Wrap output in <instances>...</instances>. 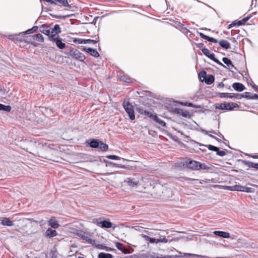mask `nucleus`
I'll list each match as a JSON object with an SVG mask.
<instances>
[{
    "instance_id": "obj_7",
    "label": "nucleus",
    "mask_w": 258,
    "mask_h": 258,
    "mask_svg": "<svg viewBox=\"0 0 258 258\" xmlns=\"http://www.w3.org/2000/svg\"><path fill=\"white\" fill-rule=\"evenodd\" d=\"M51 5H57L60 7H67L68 9H71L72 7L69 4L68 0H53Z\"/></svg>"
},
{
    "instance_id": "obj_36",
    "label": "nucleus",
    "mask_w": 258,
    "mask_h": 258,
    "mask_svg": "<svg viewBox=\"0 0 258 258\" xmlns=\"http://www.w3.org/2000/svg\"><path fill=\"white\" fill-rule=\"evenodd\" d=\"M199 77L201 79V78H203V81L206 79L207 75V73L206 71L203 70V71H201L200 73H199Z\"/></svg>"
},
{
    "instance_id": "obj_47",
    "label": "nucleus",
    "mask_w": 258,
    "mask_h": 258,
    "mask_svg": "<svg viewBox=\"0 0 258 258\" xmlns=\"http://www.w3.org/2000/svg\"><path fill=\"white\" fill-rule=\"evenodd\" d=\"M158 243L159 242L166 243L168 242V239L165 237H164L162 238L158 239Z\"/></svg>"
},
{
    "instance_id": "obj_15",
    "label": "nucleus",
    "mask_w": 258,
    "mask_h": 258,
    "mask_svg": "<svg viewBox=\"0 0 258 258\" xmlns=\"http://www.w3.org/2000/svg\"><path fill=\"white\" fill-rule=\"evenodd\" d=\"M213 233L219 237L225 238H228L230 237V234L229 233L221 231H215L213 232Z\"/></svg>"
},
{
    "instance_id": "obj_2",
    "label": "nucleus",
    "mask_w": 258,
    "mask_h": 258,
    "mask_svg": "<svg viewBox=\"0 0 258 258\" xmlns=\"http://www.w3.org/2000/svg\"><path fill=\"white\" fill-rule=\"evenodd\" d=\"M123 106L125 111L128 114L131 120H134L135 119V116L133 106L129 102H124Z\"/></svg>"
},
{
    "instance_id": "obj_22",
    "label": "nucleus",
    "mask_w": 258,
    "mask_h": 258,
    "mask_svg": "<svg viewBox=\"0 0 258 258\" xmlns=\"http://www.w3.org/2000/svg\"><path fill=\"white\" fill-rule=\"evenodd\" d=\"M48 224L54 229H56L59 227V224L58 222L54 219L52 218L50 219L48 221Z\"/></svg>"
},
{
    "instance_id": "obj_33",
    "label": "nucleus",
    "mask_w": 258,
    "mask_h": 258,
    "mask_svg": "<svg viewBox=\"0 0 258 258\" xmlns=\"http://www.w3.org/2000/svg\"><path fill=\"white\" fill-rule=\"evenodd\" d=\"M11 110V107L9 105H5L2 104H0V110H4L6 111H10Z\"/></svg>"
},
{
    "instance_id": "obj_44",
    "label": "nucleus",
    "mask_w": 258,
    "mask_h": 258,
    "mask_svg": "<svg viewBox=\"0 0 258 258\" xmlns=\"http://www.w3.org/2000/svg\"><path fill=\"white\" fill-rule=\"evenodd\" d=\"M216 154H217V155H218L220 156H222V157L226 155V153L224 151L219 150V149H218V150L217 151Z\"/></svg>"
},
{
    "instance_id": "obj_62",
    "label": "nucleus",
    "mask_w": 258,
    "mask_h": 258,
    "mask_svg": "<svg viewBox=\"0 0 258 258\" xmlns=\"http://www.w3.org/2000/svg\"><path fill=\"white\" fill-rule=\"evenodd\" d=\"M78 258H84L83 257H81V256H79Z\"/></svg>"
},
{
    "instance_id": "obj_37",
    "label": "nucleus",
    "mask_w": 258,
    "mask_h": 258,
    "mask_svg": "<svg viewBox=\"0 0 258 258\" xmlns=\"http://www.w3.org/2000/svg\"><path fill=\"white\" fill-rule=\"evenodd\" d=\"M210 169V167H208L207 165H206L205 164L201 163L200 162V165L199 166V170L202 169V170H208Z\"/></svg>"
},
{
    "instance_id": "obj_32",
    "label": "nucleus",
    "mask_w": 258,
    "mask_h": 258,
    "mask_svg": "<svg viewBox=\"0 0 258 258\" xmlns=\"http://www.w3.org/2000/svg\"><path fill=\"white\" fill-rule=\"evenodd\" d=\"M254 94L251 93L250 92H244L242 94V97L243 98H245L248 99H253V95Z\"/></svg>"
},
{
    "instance_id": "obj_57",
    "label": "nucleus",
    "mask_w": 258,
    "mask_h": 258,
    "mask_svg": "<svg viewBox=\"0 0 258 258\" xmlns=\"http://www.w3.org/2000/svg\"><path fill=\"white\" fill-rule=\"evenodd\" d=\"M210 132L212 133H213L214 134H217V133L215 131L212 130L211 131H210Z\"/></svg>"
},
{
    "instance_id": "obj_3",
    "label": "nucleus",
    "mask_w": 258,
    "mask_h": 258,
    "mask_svg": "<svg viewBox=\"0 0 258 258\" xmlns=\"http://www.w3.org/2000/svg\"><path fill=\"white\" fill-rule=\"evenodd\" d=\"M238 107L237 104L235 103H218L216 108L221 110H232L234 108Z\"/></svg>"
},
{
    "instance_id": "obj_43",
    "label": "nucleus",
    "mask_w": 258,
    "mask_h": 258,
    "mask_svg": "<svg viewBox=\"0 0 258 258\" xmlns=\"http://www.w3.org/2000/svg\"><path fill=\"white\" fill-rule=\"evenodd\" d=\"M8 38L14 41H18V37L15 35H10L8 36Z\"/></svg>"
},
{
    "instance_id": "obj_29",
    "label": "nucleus",
    "mask_w": 258,
    "mask_h": 258,
    "mask_svg": "<svg viewBox=\"0 0 258 258\" xmlns=\"http://www.w3.org/2000/svg\"><path fill=\"white\" fill-rule=\"evenodd\" d=\"M143 237L145 238V240L146 241H149L150 243H158V239L154 238H151L147 235H143Z\"/></svg>"
},
{
    "instance_id": "obj_20",
    "label": "nucleus",
    "mask_w": 258,
    "mask_h": 258,
    "mask_svg": "<svg viewBox=\"0 0 258 258\" xmlns=\"http://www.w3.org/2000/svg\"><path fill=\"white\" fill-rule=\"evenodd\" d=\"M214 76L212 75H209L207 76L206 79L204 81L207 84L210 85L214 82Z\"/></svg>"
},
{
    "instance_id": "obj_59",
    "label": "nucleus",
    "mask_w": 258,
    "mask_h": 258,
    "mask_svg": "<svg viewBox=\"0 0 258 258\" xmlns=\"http://www.w3.org/2000/svg\"><path fill=\"white\" fill-rule=\"evenodd\" d=\"M216 135H217L218 136H219V137H223L222 135L221 134H220V133H219V134H218L217 133V134H216Z\"/></svg>"
},
{
    "instance_id": "obj_1",
    "label": "nucleus",
    "mask_w": 258,
    "mask_h": 258,
    "mask_svg": "<svg viewBox=\"0 0 258 258\" xmlns=\"http://www.w3.org/2000/svg\"><path fill=\"white\" fill-rule=\"evenodd\" d=\"M93 223L102 228H110L112 227V223L109 220H106L104 217L94 218Z\"/></svg>"
},
{
    "instance_id": "obj_38",
    "label": "nucleus",
    "mask_w": 258,
    "mask_h": 258,
    "mask_svg": "<svg viewBox=\"0 0 258 258\" xmlns=\"http://www.w3.org/2000/svg\"><path fill=\"white\" fill-rule=\"evenodd\" d=\"M106 157L109 159H112V160H120L121 159L120 157H119L117 156H116V155H108L106 156Z\"/></svg>"
},
{
    "instance_id": "obj_51",
    "label": "nucleus",
    "mask_w": 258,
    "mask_h": 258,
    "mask_svg": "<svg viewBox=\"0 0 258 258\" xmlns=\"http://www.w3.org/2000/svg\"><path fill=\"white\" fill-rule=\"evenodd\" d=\"M252 87L255 90L258 91V86L254 84L253 83L251 84Z\"/></svg>"
},
{
    "instance_id": "obj_14",
    "label": "nucleus",
    "mask_w": 258,
    "mask_h": 258,
    "mask_svg": "<svg viewBox=\"0 0 258 258\" xmlns=\"http://www.w3.org/2000/svg\"><path fill=\"white\" fill-rule=\"evenodd\" d=\"M76 42H77L79 44H96L97 41L92 39H78L76 40Z\"/></svg>"
},
{
    "instance_id": "obj_26",
    "label": "nucleus",
    "mask_w": 258,
    "mask_h": 258,
    "mask_svg": "<svg viewBox=\"0 0 258 258\" xmlns=\"http://www.w3.org/2000/svg\"><path fill=\"white\" fill-rule=\"evenodd\" d=\"M34 40L36 41H39L43 42H44V38L42 35L40 33H38L32 36Z\"/></svg>"
},
{
    "instance_id": "obj_35",
    "label": "nucleus",
    "mask_w": 258,
    "mask_h": 258,
    "mask_svg": "<svg viewBox=\"0 0 258 258\" xmlns=\"http://www.w3.org/2000/svg\"><path fill=\"white\" fill-rule=\"evenodd\" d=\"M38 26H33L32 28L27 30L25 32V33L27 34H30L36 32L38 30Z\"/></svg>"
},
{
    "instance_id": "obj_42",
    "label": "nucleus",
    "mask_w": 258,
    "mask_h": 258,
    "mask_svg": "<svg viewBox=\"0 0 258 258\" xmlns=\"http://www.w3.org/2000/svg\"><path fill=\"white\" fill-rule=\"evenodd\" d=\"M185 105H186L187 106H188V107H195V108H201L200 105H195V104H192V103H189V102H186Z\"/></svg>"
},
{
    "instance_id": "obj_48",
    "label": "nucleus",
    "mask_w": 258,
    "mask_h": 258,
    "mask_svg": "<svg viewBox=\"0 0 258 258\" xmlns=\"http://www.w3.org/2000/svg\"><path fill=\"white\" fill-rule=\"evenodd\" d=\"M236 25H237L236 21L233 22L228 26V29H230Z\"/></svg>"
},
{
    "instance_id": "obj_61",
    "label": "nucleus",
    "mask_w": 258,
    "mask_h": 258,
    "mask_svg": "<svg viewBox=\"0 0 258 258\" xmlns=\"http://www.w3.org/2000/svg\"><path fill=\"white\" fill-rule=\"evenodd\" d=\"M116 166L118 167H122V166H118V165H117Z\"/></svg>"
},
{
    "instance_id": "obj_13",
    "label": "nucleus",
    "mask_w": 258,
    "mask_h": 258,
    "mask_svg": "<svg viewBox=\"0 0 258 258\" xmlns=\"http://www.w3.org/2000/svg\"><path fill=\"white\" fill-rule=\"evenodd\" d=\"M45 236L48 238L53 237L57 235V232L55 230H52L50 228H48L45 232Z\"/></svg>"
},
{
    "instance_id": "obj_9",
    "label": "nucleus",
    "mask_w": 258,
    "mask_h": 258,
    "mask_svg": "<svg viewBox=\"0 0 258 258\" xmlns=\"http://www.w3.org/2000/svg\"><path fill=\"white\" fill-rule=\"evenodd\" d=\"M187 166L192 169V170H199V166L200 165V162L190 160L186 163Z\"/></svg>"
},
{
    "instance_id": "obj_49",
    "label": "nucleus",
    "mask_w": 258,
    "mask_h": 258,
    "mask_svg": "<svg viewBox=\"0 0 258 258\" xmlns=\"http://www.w3.org/2000/svg\"><path fill=\"white\" fill-rule=\"evenodd\" d=\"M199 35L202 38H203L204 39H206V40H207L208 38V36L204 34L203 33H199Z\"/></svg>"
},
{
    "instance_id": "obj_23",
    "label": "nucleus",
    "mask_w": 258,
    "mask_h": 258,
    "mask_svg": "<svg viewBox=\"0 0 258 258\" xmlns=\"http://www.w3.org/2000/svg\"><path fill=\"white\" fill-rule=\"evenodd\" d=\"M100 142L99 140L93 139L90 143V146L92 148H97L99 146Z\"/></svg>"
},
{
    "instance_id": "obj_40",
    "label": "nucleus",
    "mask_w": 258,
    "mask_h": 258,
    "mask_svg": "<svg viewBox=\"0 0 258 258\" xmlns=\"http://www.w3.org/2000/svg\"><path fill=\"white\" fill-rule=\"evenodd\" d=\"M121 80L126 83H130L131 82L132 80L131 78L125 76H121Z\"/></svg>"
},
{
    "instance_id": "obj_21",
    "label": "nucleus",
    "mask_w": 258,
    "mask_h": 258,
    "mask_svg": "<svg viewBox=\"0 0 258 258\" xmlns=\"http://www.w3.org/2000/svg\"><path fill=\"white\" fill-rule=\"evenodd\" d=\"M127 184L131 187H134L140 184L139 181H134L132 178H127L126 180Z\"/></svg>"
},
{
    "instance_id": "obj_46",
    "label": "nucleus",
    "mask_w": 258,
    "mask_h": 258,
    "mask_svg": "<svg viewBox=\"0 0 258 258\" xmlns=\"http://www.w3.org/2000/svg\"><path fill=\"white\" fill-rule=\"evenodd\" d=\"M209 42H213V43H217V40L214 38H212V37H210L209 36H208V38L207 39V40Z\"/></svg>"
},
{
    "instance_id": "obj_16",
    "label": "nucleus",
    "mask_w": 258,
    "mask_h": 258,
    "mask_svg": "<svg viewBox=\"0 0 258 258\" xmlns=\"http://www.w3.org/2000/svg\"><path fill=\"white\" fill-rule=\"evenodd\" d=\"M1 224L4 226H12L14 225V222L9 218H4L1 222Z\"/></svg>"
},
{
    "instance_id": "obj_60",
    "label": "nucleus",
    "mask_w": 258,
    "mask_h": 258,
    "mask_svg": "<svg viewBox=\"0 0 258 258\" xmlns=\"http://www.w3.org/2000/svg\"><path fill=\"white\" fill-rule=\"evenodd\" d=\"M253 158H258V155L253 156Z\"/></svg>"
},
{
    "instance_id": "obj_11",
    "label": "nucleus",
    "mask_w": 258,
    "mask_h": 258,
    "mask_svg": "<svg viewBox=\"0 0 258 258\" xmlns=\"http://www.w3.org/2000/svg\"><path fill=\"white\" fill-rule=\"evenodd\" d=\"M61 32L60 28L58 24L54 25L53 28H50V37L49 39L51 38V36L58 35V34Z\"/></svg>"
},
{
    "instance_id": "obj_19",
    "label": "nucleus",
    "mask_w": 258,
    "mask_h": 258,
    "mask_svg": "<svg viewBox=\"0 0 258 258\" xmlns=\"http://www.w3.org/2000/svg\"><path fill=\"white\" fill-rule=\"evenodd\" d=\"M219 44L222 48L226 49H228L230 48V44L227 40H221L219 41Z\"/></svg>"
},
{
    "instance_id": "obj_54",
    "label": "nucleus",
    "mask_w": 258,
    "mask_h": 258,
    "mask_svg": "<svg viewBox=\"0 0 258 258\" xmlns=\"http://www.w3.org/2000/svg\"><path fill=\"white\" fill-rule=\"evenodd\" d=\"M173 256L172 255H165L164 258H173Z\"/></svg>"
},
{
    "instance_id": "obj_53",
    "label": "nucleus",
    "mask_w": 258,
    "mask_h": 258,
    "mask_svg": "<svg viewBox=\"0 0 258 258\" xmlns=\"http://www.w3.org/2000/svg\"><path fill=\"white\" fill-rule=\"evenodd\" d=\"M253 99H258V95L256 94H253Z\"/></svg>"
},
{
    "instance_id": "obj_6",
    "label": "nucleus",
    "mask_w": 258,
    "mask_h": 258,
    "mask_svg": "<svg viewBox=\"0 0 258 258\" xmlns=\"http://www.w3.org/2000/svg\"><path fill=\"white\" fill-rule=\"evenodd\" d=\"M71 56L76 59H78L81 61H84L86 58L84 54L78 49H75L71 51Z\"/></svg>"
},
{
    "instance_id": "obj_24",
    "label": "nucleus",
    "mask_w": 258,
    "mask_h": 258,
    "mask_svg": "<svg viewBox=\"0 0 258 258\" xmlns=\"http://www.w3.org/2000/svg\"><path fill=\"white\" fill-rule=\"evenodd\" d=\"M76 233L77 235L81 236L83 239L86 240L87 241L89 240V236H88V234L85 232L81 230H77Z\"/></svg>"
},
{
    "instance_id": "obj_45",
    "label": "nucleus",
    "mask_w": 258,
    "mask_h": 258,
    "mask_svg": "<svg viewBox=\"0 0 258 258\" xmlns=\"http://www.w3.org/2000/svg\"><path fill=\"white\" fill-rule=\"evenodd\" d=\"M144 114H145V115L150 117L151 119L153 118V116H154L155 115V114H153L151 112L147 111H145Z\"/></svg>"
},
{
    "instance_id": "obj_10",
    "label": "nucleus",
    "mask_w": 258,
    "mask_h": 258,
    "mask_svg": "<svg viewBox=\"0 0 258 258\" xmlns=\"http://www.w3.org/2000/svg\"><path fill=\"white\" fill-rule=\"evenodd\" d=\"M83 49L84 51H86L87 52H88L91 55H92L94 57H98L99 56V54L98 52L95 49H93V48H87L85 46L83 47Z\"/></svg>"
},
{
    "instance_id": "obj_52",
    "label": "nucleus",
    "mask_w": 258,
    "mask_h": 258,
    "mask_svg": "<svg viewBox=\"0 0 258 258\" xmlns=\"http://www.w3.org/2000/svg\"><path fill=\"white\" fill-rule=\"evenodd\" d=\"M41 2L42 1H45L47 2L48 3L51 5V3H53V0H40Z\"/></svg>"
},
{
    "instance_id": "obj_27",
    "label": "nucleus",
    "mask_w": 258,
    "mask_h": 258,
    "mask_svg": "<svg viewBox=\"0 0 258 258\" xmlns=\"http://www.w3.org/2000/svg\"><path fill=\"white\" fill-rule=\"evenodd\" d=\"M101 151H106L108 150V146L106 144H105L102 142H100L99 146L98 147Z\"/></svg>"
},
{
    "instance_id": "obj_58",
    "label": "nucleus",
    "mask_w": 258,
    "mask_h": 258,
    "mask_svg": "<svg viewBox=\"0 0 258 258\" xmlns=\"http://www.w3.org/2000/svg\"><path fill=\"white\" fill-rule=\"evenodd\" d=\"M202 132H203V133H205L206 135H208V132H207V131H205V130H202Z\"/></svg>"
},
{
    "instance_id": "obj_34",
    "label": "nucleus",
    "mask_w": 258,
    "mask_h": 258,
    "mask_svg": "<svg viewBox=\"0 0 258 258\" xmlns=\"http://www.w3.org/2000/svg\"><path fill=\"white\" fill-rule=\"evenodd\" d=\"M248 17H245L243 18L241 20L236 21L237 26H241L244 25L249 19Z\"/></svg>"
},
{
    "instance_id": "obj_56",
    "label": "nucleus",
    "mask_w": 258,
    "mask_h": 258,
    "mask_svg": "<svg viewBox=\"0 0 258 258\" xmlns=\"http://www.w3.org/2000/svg\"><path fill=\"white\" fill-rule=\"evenodd\" d=\"M224 85L223 83H220L219 84V87H224Z\"/></svg>"
},
{
    "instance_id": "obj_41",
    "label": "nucleus",
    "mask_w": 258,
    "mask_h": 258,
    "mask_svg": "<svg viewBox=\"0 0 258 258\" xmlns=\"http://www.w3.org/2000/svg\"><path fill=\"white\" fill-rule=\"evenodd\" d=\"M207 148L209 150L217 152V151L218 150V147L213 146V145H208Z\"/></svg>"
},
{
    "instance_id": "obj_50",
    "label": "nucleus",
    "mask_w": 258,
    "mask_h": 258,
    "mask_svg": "<svg viewBox=\"0 0 258 258\" xmlns=\"http://www.w3.org/2000/svg\"><path fill=\"white\" fill-rule=\"evenodd\" d=\"M250 166L252 168H255L256 169H258V163H251Z\"/></svg>"
},
{
    "instance_id": "obj_39",
    "label": "nucleus",
    "mask_w": 258,
    "mask_h": 258,
    "mask_svg": "<svg viewBox=\"0 0 258 258\" xmlns=\"http://www.w3.org/2000/svg\"><path fill=\"white\" fill-rule=\"evenodd\" d=\"M243 191L246 192H254L253 188L249 187H246L244 186L243 187Z\"/></svg>"
},
{
    "instance_id": "obj_8",
    "label": "nucleus",
    "mask_w": 258,
    "mask_h": 258,
    "mask_svg": "<svg viewBox=\"0 0 258 258\" xmlns=\"http://www.w3.org/2000/svg\"><path fill=\"white\" fill-rule=\"evenodd\" d=\"M40 31L45 34L46 35L48 36L49 37V39L50 37V27L46 25H42L39 29Z\"/></svg>"
},
{
    "instance_id": "obj_4",
    "label": "nucleus",
    "mask_w": 258,
    "mask_h": 258,
    "mask_svg": "<svg viewBox=\"0 0 258 258\" xmlns=\"http://www.w3.org/2000/svg\"><path fill=\"white\" fill-rule=\"evenodd\" d=\"M202 52L208 57L213 60L214 61L216 62L219 65H220L223 67H225V66L218 59L215 57V55L213 53H211L210 50L206 48H204L202 49Z\"/></svg>"
},
{
    "instance_id": "obj_12",
    "label": "nucleus",
    "mask_w": 258,
    "mask_h": 258,
    "mask_svg": "<svg viewBox=\"0 0 258 258\" xmlns=\"http://www.w3.org/2000/svg\"><path fill=\"white\" fill-rule=\"evenodd\" d=\"M232 87L235 90L239 92L242 91L245 89V86L240 83H234Z\"/></svg>"
},
{
    "instance_id": "obj_17",
    "label": "nucleus",
    "mask_w": 258,
    "mask_h": 258,
    "mask_svg": "<svg viewBox=\"0 0 258 258\" xmlns=\"http://www.w3.org/2000/svg\"><path fill=\"white\" fill-rule=\"evenodd\" d=\"M115 246L116 247V248H117L119 250H120L122 252L124 253V254H127L129 253L128 249L124 246L123 244L120 242H116Z\"/></svg>"
},
{
    "instance_id": "obj_25",
    "label": "nucleus",
    "mask_w": 258,
    "mask_h": 258,
    "mask_svg": "<svg viewBox=\"0 0 258 258\" xmlns=\"http://www.w3.org/2000/svg\"><path fill=\"white\" fill-rule=\"evenodd\" d=\"M152 119L154 120L156 122L158 123L162 126H165L166 125L165 122L163 120L159 118L156 114L153 116Z\"/></svg>"
},
{
    "instance_id": "obj_31",
    "label": "nucleus",
    "mask_w": 258,
    "mask_h": 258,
    "mask_svg": "<svg viewBox=\"0 0 258 258\" xmlns=\"http://www.w3.org/2000/svg\"><path fill=\"white\" fill-rule=\"evenodd\" d=\"M113 256L110 253L101 252L98 254V258H112Z\"/></svg>"
},
{
    "instance_id": "obj_28",
    "label": "nucleus",
    "mask_w": 258,
    "mask_h": 258,
    "mask_svg": "<svg viewBox=\"0 0 258 258\" xmlns=\"http://www.w3.org/2000/svg\"><path fill=\"white\" fill-rule=\"evenodd\" d=\"M243 187H244V186L239 185H235L234 186H229V187L230 188L231 190H232L243 191Z\"/></svg>"
},
{
    "instance_id": "obj_55",
    "label": "nucleus",
    "mask_w": 258,
    "mask_h": 258,
    "mask_svg": "<svg viewBox=\"0 0 258 258\" xmlns=\"http://www.w3.org/2000/svg\"><path fill=\"white\" fill-rule=\"evenodd\" d=\"M209 136L210 137H211V138H213V139H216V140H218V139H217L216 137H215L214 136L212 135H209Z\"/></svg>"
},
{
    "instance_id": "obj_5",
    "label": "nucleus",
    "mask_w": 258,
    "mask_h": 258,
    "mask_svg": "<svg viewBox=\"0 0 258 258\" xmlns=\"http://www.w3.org/2000/svg\"><path fill=\"white\" fill-rule=\"evenodd\" d=\"M50 41L55 42L56 46L60 49H63L66 47V44L62 42L61 38L58 35L51 36Z\"/></svg>"
},
{
    "instance_id": "obj_18",
    "label": "nucleus",
    "mask_w": 258,
    "mask_h": 258,
    "mask_svg": "<svg viewBox=\"0 0 258 258\" xmlns=\"http://www.w3.org/2000/svg\"><path fill=\"white\" fill-rule=\"evenodd\" d=\"M219 97L220 98H237L238 95L233 94V95H231L230 93H219L218 95Z\"/></svg>"
},
{
    "instance_id": "obj_30",
    "label": "nucleus",
    "mask_w": 258,
    "mask_h": 258,
    "mask_svg": "<svg viewBox=\"0 0 258 258\" xmlns=\"http://www.w3.org/2000/svg\"><path fill=\"white\" fill-rule=\"evenodd\" d=\"M222 61L229 67L234 68V66L232 63V61L227 57H223Z\"/></svg>"
}]
</instances>
